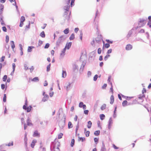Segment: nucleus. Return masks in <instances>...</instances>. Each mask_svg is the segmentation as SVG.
<instances>
[{
	"mask_svg": "<svg viewBox=\"0 0 151 151\" xmlns=\"http://www.w3.org/2000/svg\"><path fill=\"white\" fill-rule=\"evenodd\" d=\"M16 67L15 64V63H13L12 64V68H13V71H14L15 68Z\"/></svg>",
	"mask_w": 151,
	"mask_h": 151,
	"instance_id": "53",
	"label": "nucleus"
},
{
	"mask_svg": "<svg viewBox=\"0 0 151 151\" xmlns=\"http://www.w3.org/2000/svg\"><path fill=\"white\" fill-rule=\"evenodd\" d=\"M69 29L68 28L66 29L65 30H64V33L65 34H68L69 32Z\"/></svg>",
	"mask_w": 151,
	"mask_h": 151,
	"instance_id": "31",
	"label": "nucleus"
},
{
	"mask_svg": "<svg viewBox=\"0 0 151 151\" xmlns=\"http://www.w3.org/2000/svg\"><path fill=\"white\" fill-rule=\"evenodd\" d=\"M13 5H15V6L17 11H18V6L17 5H16V3L15 1L14 4H13Z\"/></svg>",
	"mask_w": 151,
	"mask_h": 151,
	"instance_id": "57",
	"label": "nucleus"
},
{
	"mask_svg": "<svg viewBox=\"0 0 151 151\" xmlns=\"http://www.w3.org/2000/svg\"><path fill=\"white\" fill-rule=\"evenodd\" d=\"M60 145V143L58 141H55L52 142L50 146V150L51 151H60L59 148Z\"/></svg>",
	"mask_w": 151,
	"mask_h": 151,
	"instance_id": "1",
	"label": "nucleus"
},
{
	"mask_svg": "<svg viewBox=\"0 0 151 151\" xmlns=\"http://www.w3.org/2000/svg\"><path fill=\"white\" fill-rule=\"evenodd\" d=\"M145 21L143 19H140V21L139 22L138 26L135 28L136 29H137L139 27H141L143 26L145 24Z\"/></svg>",
	"mask_w": 151,
	"mask_h": 151,
	"instance_id": "5",
	"label": "nucleus"
},
{
	"mask_svg": "<svg viewBox=\"0 0 151 151\" xmlns=\"http://www.w3.org/2000/svg\"><path fill=\"white\" fill-rule=\"evenodd\" d=\"M85 138L84 137H78V141H81L82 142H83L84 140H85Z\"/></svg>",
	"mask_w": 151,
	"mask_h": 151,
	"instance_id": "36",
	"label": "nucleus"
},
{
	"mask_svg": "<svg viewBox=\"0 0 151 151\" xmlns=\"http://www.w3.org/2000/svg\"><path fill=\"white\" fill-rule=\"evenodd\" d=\"M127 102L126 100L122 102V106H126L127 105Z\"/></svg>",
	"mask_w": 151,
	"mask_h": 151,
	"instance_id": "33",
	"label": "nucleus"
},
{
	"mask_svg": "<svg viewBox=\"0 0 151 151\" xmlns=\"http://www.w3.org/2000/svg\"><path fill=\"white\" fill-rule=\"evenodd\" d=\"M147 25L148 26H149V27L150 28H151V21H148V22L147 23Z\"/></svg>",
	"mask_w": 151,
	"mask_h": 151,
	"instance_id": "55",
	"label": "nucleus"
},
{
	"mask_svg": "<svg viewBox=\"0 0 151 151\" xmlns=\"http://www.w3.org/2000/svg\"><path fill=\"white\" fill-rule=\"evenodd\" d=\"M24 69L25 70H27L28 69V67L27 66V65L26 64L24 65Z\"/></svg>",
	"mask_w": 151,
	"mask_h": 151,
	"instance_id": "61",
	"label": "nucleus"
},
{
	"mask_svg": "<svg viewBox=\"0 0 151 151\" xmlns=\"http://www.w3.org/2000/svg\"><path fill=\"white\" fill-rule=\"evenodd\" d=\"M100 117L101 119V120H103L104 119V117H105V116L104 114H101L100 115Z\"/></svg>",
	"mask_w": 151,
	"mask_h": 151,
	"instance_id": "34",
	"label": "nucleus"
},
{
	"mask_svg": "<svg viewBox=\"0 0 151 151\" xmlns=\"http://www.w3.org/2000/svg\"><path fill=\"white\" fill-rule=\"evenodd\" d=\"M66 49L64 48L61 51V52L60 54V57L61 58H63L65 54V52L66 51Z\"/></svg>",
	"mask_w": 151,
	"mask_h": 151,
	"instance_id": "9",
	"label": "nucleus"
},
{
	"mask_svg": "<svg viewBox=\"0 0 151 151\" xmlns=\"http://www.w3.org/2000/svg\"><path fill=\"white\" fill-rule=\"evenodd\" d=\"M113 123V120L111 118H110L108 122V128L110 129L111 127V125Z\"/></svg>",
	"mask_w": 151,
	"mask_h": 151,
	"instance_id": "8",
	"label": "nucleus"
},
{
	"mask_svg": "<svg viewBox=\"0 0 151 151\" xmlns=\"http://www.w3.org/2000/svg\"><path fill=\"white\" fill-rule=\"evenodd\" d=\"M98 78V75L97 74L96 75L93 77V80L94 81H96Z\"/></svg>",
	"mask_w": 151,
	"mask_h": 151,
	"instance_id": "40",
	"label": "nucleus"
},
{
	"mask_svg": "<svg viewBox=\"0 0 151 151\" xmlns=\"http://www.w3.org/2000/svg\"><path fill=\"white\" fill-rule=\"evenodd\" d=\"M24 140L25 145V147H26L27 146V137H24Z\"/></svg>",
	"mask_w": 151,
	"mask_h": 151,
	"instance_id": "29",
	"label": "nucleus"
},
{
	"mask_svg": "<svg viewBox=\"0 0 151 151\" xmlns=\"http://www.w3.org/2000/svg\"><path fill=\"white\" fill-rule=\"evenodd\" d=\"M112 52V49H110L108 50L107 52V53L108 54H110L111 52Z\"/></svg>",
	"mask_w": 151,
	"mask_h": 151,
	"instance_id": "64",
	"label": "nucleus"
},
{
	"mask_svg": "<svg viewBox=\"0 0 151 151\" xmlns=\"http://www.w3.org/2000/svg\"><path fill=\"white\" fill-rule=\"evenodd\" d=\"M110 56V55H107L104 58V59L105 60H107L108 58Z\"/></svg>",
	"mask_w": 151,
	"mask_h": 151,
	"instance_id": "46",
	"label": "nucleus"
},
{
	"mask_svg": "<svg viewBox=\"0 0 151 151\" xmlns=\"http://www.w3.org/2000/svg\"><path fill=\"white\" fill-rule=\"evenodd\" d=\"M74 1L75 0H71L70 3V5L71 7L74 5Z\"/></svg>",
	"mask_w": 151,
	"mask_h": 151,
	"instance_id": "50",
	"label": "nucleus"
},
{
	"mask_svg": "<svg viewBox=\"0 0 151 151\" xmlns=\"http://www.w3.org/2000/svg\"><path fill=\"white\" fill-rule=\"evenodd\" d=\"M75 143V140L74 139H73L71 140V142L70 144V145L71 147H73L74 144Z\"/></svg>",
	"mask_w": 151,
	"mask_h": 151,
	"instance_id": "37",
	"label": "nucleus"
},
{
	"mask_svg": "<svg viewBox=\"0 0 151 151\" xmlns=\"http://www.w3.org/2000/svg\"><path fill=\"white\" fill-rule=\"evenodd\" d=\"M43 42L42 41L39 40L38 43V46H40L42 44Z\"/></svg>",
	"mask_w": 151,
	"mask_h": 151,
	"instance_id": "52",
	"label": "nucleus"
},
{
	"mask_svg": "<svg viewBox=\"0 0 151 151\" xmlns=\"http://www.w3.org/2000/svg\"><path fill=\"white\" fill-rule=\"evenodd\" d=\"M91 75V72L90 71H88L87 73V75L88 77H90Z\"/></svg>",
	"mask_w": 151,
	"mask_h": 151,
	"instance_id": "56",
	"label": "nucleus"
},
{
	"mask_svg": "<svg viewBox=\"0 0 151 151\" xmlns=\"http://www.w3.org/2000/svg\"><path fill=\"white\" fill-rule=\"evenodd\" d=\"M50 46V44L47 43L45 46L44 47V48L45 49L48 48Z\"/></svg>",
	"mask_w": 151,
	"mask_h": 151,
	"instance_id": "47",
	"label": "nucleus"
},
{
	"mask_svg": "<svg viewBox=\"0 0 151 151\" xmlns=\"http://www.w3.org/2000/svg\"><path fill=\"white\" fill-rule=\"evenodd\" d=\"M132 46L130 44L127 45L126 47V49L127 50H129L132 49Z\"/></svg>",
	"mask_w": 151,
	"mask_h": 151,
	"instance_id": "16",
	"label": "nucleus"
},
{
	"mask_svg": "<svg viewBox=\"0 0 151 151\" xmlns=\"http://www.w3.org/2000/svg\"><path fill=\"white\" fill-rule=\"evenodd\" d=\"M79 122H78L77 125L76 126V133L79 128Z\"/></svg>",
	"mask_w": 151,
	"mask_h": 151,
	"instance_id": "38",
	"label": "nucleus"
},
{
	"mask_svg": "<svg viewBox=\"0 0 151 151\" xmlns=\"http://www.w3.org/2000/svg\"><path fill=\"white\" fill-rule=\"evenodd\" d=\"M7 78V76L6 75H4L3 78V80L4 81H5Z\"/></svg>",
	"mask_w": 151,
	"mask_h": 151,
	"instance_id": "43",
	"label": "nucleus"
},
{
	"mask_svg": "<svg viewBox=\"0 0 151 151\" xmlns=\"http://www.w3.org/2000/svg\"><path fill=\"white\" fill-rule=\"evenodd\" d=\"M63 135V134L62 133H60L58 135V139H60V138H62Z\"/></svg>",
	"mask_w": 151,
	"mask_h": 151,
	"instance_id": "54",
	"label": "nucleus"
},
{
	"mask_svg": "<svg viewBox=\"0 0 151 151\" xmlns=\"http://www.w3.org/2000/svg\"><path fill=\"white\" fill-rule=\"evenodd\" d=\"M75 38V35H74V34L73 33L72 34L70 38H69V39L70 40H73V39H74Z\"/></svg>",
	"mask_w": 151,
	"mask_h": 151,
	"instance_id": "25",
	"label": "nucleus"
},
{
	"mask_svg": "<svg viewBox=\"0 0 151 151\" xmlns=\"http://www.w3.org/2000/svg\"><path fill=\"white\" fill-rule=\"evenodd\" d=\"M49 96L47 95H45L44 97L42 99V101L43 102H45L47 100Z\"/></svg>",
	"mask_w": 151,
	"mask_h": 151,
	"instance_id": "12",
	"label": "nucleus"
},
{
	"mask_svg": "<svg viewBox=\"0 0 151 151\" xmlns=\"http://www.w3.org/2000/svg\"><path fill=\"white\" fill-rule=\"evenodd\" d=\"M70 7V5L65 6L63 7L65 11V12L63 16L64 20L67 19L68 20L70 18V17L68 15V13L67 12L69 11Z\"/></svg>",
	"mask_w": 151,
	"mask_h": 151,
	"instance_id": "2",
	"label": "nucleus"
},
{
	"mask_svg": "<svg viewBox=\"0 0 151 151\" xmlns=\"http://www.w3.org/2000/svg\"><path fill=\"white\" fill-rule=\"evenodd\" d=\"M86 62L85 61H83L82 62L81 68H80L79 70L80 72V73L83 72L84 69V67L86 65Z\"/></svg>",
	"mask_w": 151,
	"mask_h": 151,
	"instance_id": "6",
	"label": "nucleus"
},
{
	"mask_svg": "<svg viewBox=\"0 0 151 151\" xmlns=\"http://www.w3.org/2000/svg\"><path fill=\"white\" fill-rule=\"evenodd\" d=\"M4 8V5L3 4H0V9L3 10Z\"/></svg>",
	"mask_w": 151,
	"mask_h": 151,
	"instance_id": "59",
	"label": "nucleus"
},
{
	"mask_svg": "<svg viewBox=\"0 0 151 151\" xmlns=\"http://www.w3.org/2000/svg\"><path fill=\"white\" fill-rule=\"evenodd\" d=\"M71 83L70 82L68 83L66 86H65L64 88L67 91H68L70 89V86Z\"/></svg>",
	"mask_w": 151,
	"mask_h": 151,
	"instance_id": "11",
	"label": "nucleus"
},
{
	"mask_svg": "<svg viewBox=\"0 0 151 151\" xmlns=\"http://www.w3.org/2000/svg\"><path fill=\"white\" fill-rule=\"evenodd\" d=\"M66 39V37L65 35H62L60 37L56 42V45L59 46Z\"/></svg>",
	"mask_w": 151,
	"mask_h": 151,
	"instance_id": "3",
	"label": "nucleus"
},
{
	"mask_svg": "<svg viewBox=\"0 0 151 151\" xmlns=\"http://www.w3.org/2000/svg\"><path fill=\"white\" fill-rule=\"evenodd\" d=\"M27 125L31 126L32 125V124L31 122V120L29 119V118H28L27 121Z\"/></svg>",
	"mask_w": 151,
	"mask_h": 151,
	"instance_id": "17",
	"label": "nucleus"
},
{
	"mask_svg": "<svg viewBox=\"0 0 151 151\" xmlns=\"http://www.w3.org/2000/svg\"><path fill=\"white\" fill-rule=\"evenodd\" d=\"M25 20V18L24 17L22 16L21 18L20 22H23Z\"/></svg>",
	"mask_w": 151,
	"mask_h": 151,
	"instance_id": "42",
	"label": "nucleus"
},
{
	"mask_svg": "<svg viewBox=\"0 0 151 151\" xmlns=\"http://www.w3.org/2000/svg\"><path fill=\"white\" fill-rule=\"evenodd\" d=\"M134 30V28H133L132 29H131L129 31L128 34L127 35V37L128 38H129L131 36V35H132V33L133 32V31Z\"/></svg>",
	"mask_w": 151,
	"mask_h": 151,
	"instance_id": "14",
	"label": "nucleus"
},
{
	"mask_svg": "<svg viewBox=\"0 0 151 151\" xmlns=\"http://www.w3.org/2000/svg\"><path fill=\"white\" fill-rule=\"evenodd\" d=\"M5 58V57L4 56H3L1 58V62H3L4 61V59Z\"/></svg>",
	"mask_w": 151,
	"mask_h": 151,
	"instance_id": "58",
	"label": "nucleus"
},
{
	"mask_svg": "<svg viewBox=\"0 0 151 151\" xmlns=\"http://www.w3.org/2000/svg\"><path fill=\"white\" fill-rule=\"evenodd\" d=\"M6 43H8L9 41V37L8 35L6 36Z\"/></svg>",
	"mask_w": 151,
	"mask_h": 151,
	"instance_id": "49",
	"label": "nucleus"
},
{
	"mask_svg": "<svg viewBox=\"0 0 151 151\" xmlns=\"http://www.w3.org/2000/svg\"><path fill=\"white\" fill-rule=\"evenodd\" d=\"M63 117L64 120L60 122L59 123V126L61 128H63L65 125V121L66 119V116L65 114H64Z\"/></svg>",
	"mask_w": 151,
	"mask_h": 151,
	"instance_id": "4",
	"label": "nucleus"
},
{
	"mask_svg": "<svg viewBox=\"0 0 151 151\" xmlns=\"http://www.w3.org/2000/svg\"><path fill=\"white\" fill-rule=\"evenodd\" d=\"M32 81H33L37 82L39 81V79L38 77H35L33 78L32 80Z\"/></svg>",
	"mask_w": 151,
	"mask_h": 151,
	"instance_id": "27",
	"label": "nucleus"
},
{
	"mask_svg": "<svg viewBox=\"0 0 151 151\" xmlns=\"http://www.w3.org/2000/svg\"><path fill=\"white\" fill-rule=\"evenodd\" d=\"M73 127V125L71 122H69L68 124V128H71Z\"/></svg>",
	"mask_w": 151,
	"mask_h": 151,
	"instance_id": "32",
	"label": "nucleus"
},
{
	"mask_svg": "<svg viewBox=\"0 0 151 151\" xmlns=\"http://www.w3.org/2000/svg\"><path fill=\"white\" fill-rule=\"evenodd\" d=\"M107 86V85L106 84H104V85L102 86V88L103 89H104L106 88V87Z\"/></svg>",
	"mask_w": 151,
	"mask_h": 151,
	"instance_id": "63",
	"label": "nucleus"
},
{
	"mask_svg": "<svg viewBox=\"0 0 151 151\" xmlns=\"http://www.w3.org/2000/svg\"><path fill=\"white\" fill-rule=\"evenodd\" d=\"M40 36L42 38H44L45 37V34L44 31H42L40 33Z\"/></svg>",
	"mask_w": 151,
	"mask_h": 151,
	"instance_id": "28",
	"label": "nucleus"
},
{
	"mask_svg": "<svg viewBox=\"0 0 151 151\" xmlns=\"http://www.w3.org/2000/svg\"><path fill=\"white\" fill-rule=\"evenodd\" d=\"M35 48V47L33 46H29L28 47V52H30L32 50V49Z\"/></svg>",
	"mask_w": 151,
	"mask_h": 151,
	"instance_id": "19",
	"label": "nucleus"
},
{
	"mask_svg": "<svg viewBox=\"0 0 151 151\" xmlns=\"http://www.w3.org/2000/svg\"><path fill=\"white\" fill-rule=\"evenodd\" d=\"M2 30L4 32L7 31V29L5 27H2Z\"/></svg>",
	"mask_w": 151,
	"mask_h": 151,
	"instance_id": "62",
	"label": "nucleus"
},
{
	"mask_svg": "<svg viewBox=\"0 0 151 151\" xmlns=\"http://www.w3.org/2000/svg\"><path fill=\"white\" fill-rule=\"evenodd\" d=\"M86 132V136L87 137H88L89 136L90 132L89 131H87Z\"/></svg>",
	"mask_w": 151,
	"mask_h": 151,
	"instance_id": "45",
	"label": "nucleus"
},
{
	"mask_svg": "<svg viewBox=\"0 0 151 151\" xmlns=\"http://www.w3.org/2000/svg\"><path fill=\"white\" fill-rule=\"evenodd\" d=\"M50 63L47 67V71L48 72L50 70Z\"/></svg>",
	"mask_w": 151,
	"mask_h": 151,
	"instance_id": "39",
	"label": "nucleus"
},
{
	"mask_svg": "<svg viewBox=\"0 0 151 151\" xmlns=\"http://www.w3.org/2000/svg\"><path fill=\"white\" fill-rule=\"evenodd\" d=\"M71 45L72 42H71L67 43L66 44L65 48L66 49H67L68 50L71 47Z\"/></svg>",
	"mask_w": 151,
	"mask_h": 151,
	"instance_id": "10",
	"label": "nucleus"
},
{
	"mask_svg": "<svg viewBox=\"0 0 151 151\" xmlns=\"http://www.w3.org/2000/svg\"><path fill=\"white\" fill-rule=\"evenodd\" d=\"M110 100H111V102H110V103L111 104H112L113 103L114 101V97L113 95H111V96Z\"/></svg>",
	"mask_w": 151,
	"mask_h": 151,
	"instance_id": "22",
	"label": "nucleus"
},
{
	"mask_svg": "<svg viewBox=\"0 0 151 151\" xmlns=\"http://www.w3.org/2000/svg\"><path fill=\"white\" fill-rule=\"evenodd\" d=\"M32 108V106H29L28 107L27 109V112H29L31 110Z\"/></svg>",
	"mask_w": 151,
	"mask_h": 151,
	"instance_id": "35",
	"label": "nucleus"
},
{
	"mask_svg": "<svg viewBox=\"0 0 151 151\" xmlns=\"http://www.w3.org/2000/svg\"><path fill=\"white\" fill-rule=\"evenodd\" d=\"M6 94L4 95V96L3 98V101L4 102H6Z\"/></svg>",
	"mask_w": 151,
	"mask_h": 151,
	"instance_id": "51",
	"label": "nucleus"
},
{
	"mask_svg": "<svg viewBox=\"0 0 151 151\" xmlns=\"http://www.w3.org/2000/svg\"><path fill=\"white\" fill-rule=\"evenodd\" d=\"M83 102H81L79 103V106L80 108H82L83 106Z\"/></svg>",
	"mask_w": 151,
	"mask_h": 151,
	"instance_id": "48",
	"label": "nucleus"
},
{
	"mask_svg": "<svg viewBox=\"0 0 151 151\" xmlns=\"http://www.w3.org/2000/svg\"><path fill=\"white\" fill-rule=\"evenodd\" d=\"M92 125V122H91L89 121L88 122V125L87 126V127L88 128H90L91 127Z\"/></svg>",
	"mask_w": 151,
	"mask_h": 151,
	"instance_id": "23",
	"label": "nucleus"
},
{
	"mask_svg": "<svg viewBox=\"0 0 151 151\" xmlns=\"http://www.w3.org/2000/svg\"><path fill=\"white\" fill-rule=\"evenodd\" d=\"M73 70L74 71H78V66L76 64H74L73 66Z\"/></svg>",
	"mask_w": 151,
	"mask_h": 151,
	"instance_id": "13",
	"label": "nucleus"
},
{
	"mask_svg": "<svg viewBox=\"0 0 151 151\" xmlns=\"http://www.w3.org/2000/svg\"><path fill=\"white\" fill-rule=\"evenodd\" d=\"M101 52V48H99L98 49V53L99 54H100Z\"/></svg>",
	"mask_w": 151,
	"mask_h": 151,
	"instance_id": "60",
	"label": "nucleus"
},
{
	"mask_svg": "<svg viewBox=\"0 0 151 151\" xmlns=\"http://www.w3.org/2000/svg\"><path fill=\"white\" fill-rule=\"evenodd\" d=\"M82 36H83V33L82 31L80 32V39L82 40Z\"/></svg>",
	"mask_w": 151,
	"mask_h": 151,
	"instance_id": "41",
	"label": "nucleus"
},
{
	"mask_svg": "<svg viewBox=\"0 0 151 151\" xmlns=\"http://www.w3.org/2000/svg\"><path fill=\"white\" fill-rule=\"evenodd\" d=\"M11 45L12 48L13 49V50L15 47L14 43L13 41H11Z\"/></svg>",
	"mask_w": 151,
	"mask_h": 151,
	"instance_id": "21",
	"label": "nucleus"
},
{
	"mask_svg": "<svg viewBox=\"0 0 151 151\" xmlns=\"http://www.w3.org/2000/svg\"><path fill=\"white\" fill-rule=\"evenodd\" d=\"M145 97V96L143 94L142 95H140L138 97V98L139 99H142V98H144Z\"/></svg>",
	"mask_w": 151,
	"mask_h": 151,
	"instance_id": "44",
	"label": "nucleus"
},
{
	"mask_svg": "<svg viewBox=\"0 0 151 151\" xmlns=\"http://www.w3.org/2000/svg\"><path fill=\"white\" fill-rule=\"evenodd\" d=\"M106 105L105 104H104L101 107V110H104L106 108Z\"/></svg>",
	"mask_w": 151,
	"mask_h": 151,
	"instance_id": "26",
	"label": "nucleus"
},
{
	"mask_svg": "<svg viewBox=\"0 0 151 151\" xmlns=\"http://www.w3.org/2000/svg\"><path fill=\"white\" fill-rule=\"evenodd\" d=\"M96 42L97 43H99L102 40V38L101 35H98L95 39Z\"/></svg>",
	"mask_w": 151,
	"mask_h": 151,
	"instance_id": "7",
	"label": "nucleus"
},
{
	"mask_svg": "<svg viewBox=\"0 0 151 151\" xmlns=\"http://www.w3.org/2000/svg\"><path fill=\"white\" fill-rule=\"evenodd\" d=\"M40 135V133H38L37 130L35 131L33 135V136L35 137H39Z\"/></svg>",
	"mask_w": 151,
	"mask_h": 151,
	"instance_id": "15",
	"label": "nucleus"
},
{
	"mask_svg": "<svg viewBox=\"0 0 151 151\" xmlns=\"http://www.w3.org/2000/svg\"><path fill=\"white\" fill-rule=\"evenodd\" d=\"M3 17L1 16V17L0 18V22H1V25H5V24L4 22V21L3 20Z\"/></svg>",
	"mask_w": 151,
	"mask_h": 151,
	"instance_id": "24",
	"label": "nucleus"
},
{
	"mask_svg": "<svg viewBox=\"0 0 151 151\" xmlns=\"http://www.w3.org/2000/svg\"><path fill=\"white\" fill-rule=\"evenodd\" d=\"M67 75L66 72V71L63 70L62 75V77L63 78H65Z\"/></svg>",
	"mask_w": 151,
	"mask_h": 151,
	"instance_id": "18",
	"label": "nucleus"
},
{
	"mask_svg": "<svg viewBox=\"0 0 151 151\" xmlns=\"http://www.w3.org/2000/svg\"><path fill=\"white\" fill-rule=\"evenodd\" d=\"M100 131L99 130L95 132L94 134L96 136H98L99 135Z\"/></svg>",
	"mask_w": 151,
	"mask_h": 151,
	"instance_id": "30",
	"label": "nucleus"
},
{
	"mask_svg": "<svg viewBox=\"0 0 151 151\" xmlns=\"http://www.w3.org/2000/svg\"><path fill=\"white\" fill-rule=\"evenodd\" d=\"M36 142V140H33L31 144V146L32 148H33L35 145V144Z\"/></svg>",
	"mask_w": 151,
	"mask_h": 151,
	"instance_id": "20",
	"label": "nucleus"
}]
</instances>
